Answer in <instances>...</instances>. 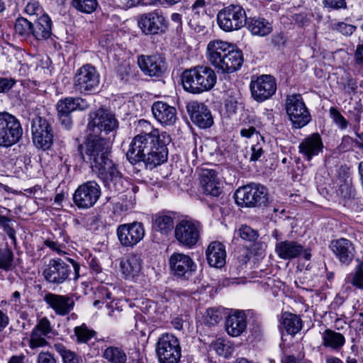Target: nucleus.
<instances>
[{
  "label": "nucleus",
  "mask_w": 363,
  "mask_h": 363,
  "mask_svg": "<svg viewBox=\"0 0 363 363\" xmlns=\"http://www.w3.org/2000/svg\"><path fill=\"white\" fill-rule=\"evenodd\" d=\"M111 142L96 134H89L85 143L84 152H81L84 161L90 164L92 170L102 181L105 187L118 193L125 189V178L117 165L109 158Z\"/></svg>",
  "instance_id": "f257e3e1"
},
{
  "label": "nucleus",
  "mask_w": 363,
  "mask_h": 363,
  "mask_svg": "<svg viewBox=\"0 0 363 363\" xmlns=\"http://www.w3.org/2000/svg\"><path fill=\"white\" fill-rule=\"evenodd\" d=\"M139 123L150 131L141 133L133 138L126 157L131 164L143 162L147 169H152L167 160V145L170 138L165 132L152 128L147 121L141 120Z\"/></svg>",
  "instance_id": "f03ea898"
},
{
  "label": "nucleus",
  "mask_w": 363,
  "mask_h": 363,
  "mask_svg": "<svg viewBox=\"0 0 363 363\" xmlns=\"http://www.w3.org/2000/svg\"><path fill=\"white\" fill-rule=\"evenodd\" d=\"M207 52L209 62L218 72H235L244 62L241 50H234L230 44L222 40L211 41L207 47Z\"/></svg>",
  "instance_id": "7ed1b4c3"
},
{
  "label": "nucleus",
  "mask_w": 363,
  "mask_h": 363,
  "mask_svg": "<svg viewBox=\"0 0 363 363\" xmlns=\"http://www.w3.org/2000/svg\"><path fill=\"white\" fill-rule=\"evenodd\" d=\"M184 89L199 94L211 90L217 82L215 71L207 65H196L184 69L181 74Z\"/></svg>",
  "instance_id": "20e7f679"
},
{
  "label": "nucleus",
  "mask_w": 363,
  "mask_h": 363,
  "mask_svg": "<svg viewBox=\"0 0 363 363\" xmlns=\"http://www.w3.org/2000/svg\"><path fill=\"white\" fill-rule=\"evenodd\" d=\"M72 266L60 258L52 259L44 269L43 275L50 284L60 285L69 280V276L74 270V279L79 277V264L72 259H68Z\"/></svg>",
  "instance_id": "39448f33"
},
{
  "label": "nucleus",
  "mask_w": 363,
  "mask_h": 363,
  "mask_svg": "<svg viewBox=\"0 0 363 363\" xmlns=\"http://www.w3.org/2000/svg\"><path fill=\"white\" fill-rule=\"evenodd\" d=\"M245 9L238 4H230L220 10L217 14L219 28L225 32L238 30L247 23Z\"/></svg>",
  "instance_id": "423d86ee"
},
{
  "label": "nucleus",
  "mask_w": 363,
  "mask_h": 363,
  "mask_svg": "<svg viewBox=\"0 0 363 363\" xmlns=\"http://www.w3.org/2000/svg\"><path fill=\"white\" fill-rule=\"evenodd\" d=\"M99 83L100 74L91 64H86L79 68L73 78L74 90L84 95L95 93Z\"/></svg>",
  "instance_id": "0eeeda50"
},
{
  "label": "nucleus",
  "mask_w": 363,
  "mask_h": 363,
  "mask_svg": "<svg viewBox=\"0 0 363 363\" xmlns=\"http://www.w3.org/2000/svg\"><path fill=\"white\" fill-rule=\"evenodd\" d=\"M236 203L241 207H255L266 205L268 193L266 187L251 184L239 188L234 194Z\"/></svg>",
  "instance_id": "6e6552de"
},
{
  "label": "nucleus",
  "mask_w": 363,
  "mask_h": 363,
  "mask_svg": "<svg viewBox=\"0 0 363 363\" xmlns=\"http://www.w3.org/2000/svg\"><path fill=\"white\" fill-rule=\"evenodd\" d=\"M23 128L18 119L9 113H0V147H10L20 141Z\"/></svg>",
  "instance_id": "1a4fd4ad"
},
{
  "label": "nucleus",
  "mask_w": 363,
  "mask_h": 363,
  "mask_svg": "<svg viewBox=\"0 0 363 363\" xmlns=\"http://www.w3.org/2000/svg\"><path fill=\"white\" fill-rule=\"evenodd\" d=\"M156 354L160 363H178L182 357L179 339L173 334L162 335L156 344Z\"/></svg>",
  "instance_id": "9d476101"
},
{
  "label": "nucleus",
  "mask_w": 363,
  "mask_h": 363,
  "mask_svg": "<svg viewBox=\"0 0 363 363\" xmlns=\"http://www.w3.org/2000/svg\"><path fill=\"white\" fill-rule=\"evenodd\" d=\"M286 111L294 128H301L311 120L310 112L300 94L287 96Z\"/></svg>",
  "instance_id": "9b49d317"
},
{
  "label": "nucleus",
  "mask_w": 363,
  "mask_h": 363,
  "mask_svg": "<svg viewBox=\"0 0 363 363\" xmlns=\"http://www.w3.org/2000/svg\"><path fill=\"white\" fill-rule=\"evenodd\" d=\"M168 20L160 9L140 14L138 17V26L145 35L164 33L168 28Z\"/></svg>",
  "instance_id": "f8f14e48"
},
{
  "label": "nucleus",
  "mask_w": 363,
  "mask_h": 363,
  "mask_svg": "<svg viewBox=\"0 0 363 363\" xmlns=\"http://www.w3.org/2000/svg\"><path fill=\"white\" fill-rule=\"evenodd\" d=\"M101 195V187L96 181H88L79 185L73 194V202L79 209L93 207Z\"/></svg>",
  "instance_id": "ddd939ff"
},
{
  "label": "nucleus",
  "mask_w": 363,
  "mask_h": 363,
  "mask_svg": "<svg viewBox=\"0 0 363 363\" xmlns=\"http://www.w3.org/2000/svg\"><path fill=\"white\" fill-rule=\"evenodd\" d=\"M91 120L88 123V128L95 134L104 132L106 134L116 132L118 128V121L114 114L107 110L99 108L89 114Z\"/></svg>",
  "instance_id": "4468645a"
},
{
  "label": "nucleus",
  "mask_w": 363,
  "mask_h": 363,
  "mask_svg": "<svg viewBox=\"0 0 363 363\" xmlns=\"http://www.w3.org/2000/svg\"><path fill=\"white\" fill-rule=\"evenodd\" d=\"M32 139L38 148L44 150L50 147L53 143V132L51 124L44 118L36 116L31 123Z\"/></svg>",
  "instance_id": "2eb2a0df"
},
{
  "label": "nucleus",
  "mask_w": 363,
  "mask_h": 363,
  "mask_svg": "<svg viewBox=\"0 0 363 363\" xmlns=\"http://www.w3.org/2000/svg\"><path fill=\"white\" fill-rule=\"evenodd\" d=\"M250 88L252 98L257 102H263L276 93V79L270 74H262L251 80Z\"/></svg>",
  "instance_id": "dca6fc26"
},
{
  "label": "nucleus",
  "mask_w": 363,
  "mask_h": 363,
  "mask_svg": "<svg viewBox=\"0 0 363 363\" xmlns=\"http://www.w3.org/2000/svg\"><path fill=\"white\" fill-rule=\"evenodd\" d=\"M200 231L199 223L189 220H182L175 226L174 235L179 244L191 248L197 243Z\"/></svg>",
  "instance_id": "f3484780"
},
{
  "label": "nucleus",
  "mask_w": 363,
  "mask_h": 363,
  "mask_svg": "<svg viewBox=\"0 0 363 363\" xmlns=\"http://www.w3.org/2000/svg\"><path fill=\"white\" fill-rule=\"evenodd\" d=\"M116 234L123 246L133 247L144 238L145 228L140 222L122 224L118 226Z\"/></svg>",
  "instance_id": "a211bd4d"
},
{
  "label": "nucleus",
  "mask_w": 363,
  "mask_h": 363,
  "mask_svg": "<svg viewBox=\"0 0 363 363\" xmlns=\"http://www.w3.org/2000/svg\"><path fill=\"white\" fill-rule=\"evenodd\" d=\"M169 268L172 274L180 278L189 279L196 269V264L187 255L174 252L169 258Z\"/></svg>",
  "instance_id": "6ab92c4d"
},
{
  "label": "nucleus",
  "mask_w": 363,
  "mask_h": 363,
  "mask_svg": "<svg viewBox=\"0 0 363 363\" xmlns=\"http://www.w3.org/2000/svg\"><path fill=\"white\" fill-rule=\"evenodd\" d=\"M186 109L194 124L206 129L213 124V118L208 107L203 103L192 101L187 104Z\"/></svg>",
  "instance_id": "aec40b11"
},
{
  "label": "nucleus",
  "mask_w": 363,
  "mask_h": 363,
  "mask_svg": "<svg viewBox=\"0 0 363 363\" xmlns=\"http://www.w3.org/2000/svg\"><path fill=\"white\" fill-rule=\"evenodd\" d=\"M138 64L143 72L150 77H160L166 70L164 57L160 55H140Z\"/></svg>",
  "instance_id": "412c9836"
},
{
  "label": "nucleus",
  "mask_w": 363,
  "mask_h": 363,
  "mask_svg": "<svg viewBox=\"0 0 363 363\" xmlns=\"http://www.w3.org/2000/svg\"><path fill=\"white\" fill-rule=\"evenodd\" d=\"M43 299L55 314L60 316L68 315L74 309L75 304L73 298L69 295L48 293Z\"/></svg>",
  "instance_id": "4be33fe9"
},
{
  "label": "nucleus",
  "mask_w": 363,
  "mask_h": 363,
  "mask_svg": "<svg viewBox=\"0 0 363 363\" xmlns=\"http://www.w3.org/2000/svg\"><path fill=\"white\" fill-rule=\"evenodd\" d=\"M50 321L45 317L40 319L33 328L29 338V347L35 350L48 345L46 338L52 332Z\"/></svg>",
  "instance_id": "5701e85b"
},
{
  "label": "nucleus",
  "mask_w": 363,
  "mask_h": 363,
  "mask_svg": "<svg viewBox=\"0 0 363 363\" xmlns=\"http://www.w3.org/2000/svg\"><path fill=\"white\" fill-rule=\"evenodd\" d=\"M200 184L203 193L211 196H218L222 192V183L214 169H203L200 174Z\"/></svg>",
  "instance_id": "b1692460"
},
{
  "label": "nucleus",
  "mask_w": 363,
  "mask_h": 363,
  "mask_svg": "<svg viewBox=\"0 0 363 363\" xmlns=\"http://www.w3.org/2000/svg\"><path fill=\"white\" fill-rule=\"evenodd\" d=\"M330 248L342 264L349 265L352 262L355 250L350 240L345 238L332 240Z\"/></svg>",
  "instance_id": "393cba45"
},
{
  "label": "nucleus",
  "mask_w": 363,
  "mask_h": 363,
  "mask_svg": "<svg viewBox=\"0 0 363 363\" xmlns=\"http://www.w3.org/2000/svg\"><path fill=\"white\" fill-rule=\"evenodd\" d=\"M323 143L320 135L318 133H313L305 138L299 144V152L310 161L313 157L323 152Z\"/></svg>",
  "instance_id": "a878e982"
},
{
  "label": "nucleus",
  "mask_w": 363,
  "mask_h": 363,
  "mask_svg": "<svg viewBox=\"0 0 363 363\" xmlns=\"http://www.w3.org/2000/svg\"><path fill=\"white\" fill-rule=\"evenodd\" d=\"M152 112L155 119L162 124L173 125L177 119V109L162 101L155 102L152 106Z\"/></svg>",
  "instance_id": "bb28decb"
},
{
  "label": "nucleus",
  "mask_w": 363,
  "mask_h": 363,
  "mask_svg": "<svg viewBox=\"0 0 363 363\" xmlns=\"http://www.w3.org/2000/svg\"><path fill=\"white\" fill-rule=\"evenodd\" d=\"M120 267L125 279H134L141 272L142 259L140 255L133 253L127 255L121 259Z\"/></svg>",
  "instance_id": "cd10ccee"
},
{
  "label": "nucleus",
  "mask_w": 363,
  "mask_h": 363,
  "mask_svg": "<svg viewBox=\"0 0 363 363\" xmlns=\"http://www.w3.org/2000/svg\"><path fill=\"white\" fill-rule=\"evenodd\" d=\"M57 113L71 114L72 112L84 111L90 107L86 99L80 96H67L60 99L56 105Z\"/></svg>",
  "instance_id": "c85d7f7f"
},
{
  "label": "nucleus",
  "mask_w": 363,
  "mask_h": 363,
  "mask_svg": "<svg viewBox=\"0 0 363 363\" xmlns=\"http://www.w3.org/2000/svg\"><path fill=\"white\" fill-rule=\"evenodd\" d=\"M208 264L221 268L225 264L226 251L224 245L218 241L211 242L206 250Z\"/></svg>",
  "instance_id": "c756f323"
},
{
  "label": "nucleus",
  "mask_w": 363,
  "mask_h": 363,
  "mask_svg": "<svg viewBox=\"0 0 363 363\" xmlns=\"http://www.w3.org/2000/svg\"><path fill=\"white\" fill-rule=\"evenodd\" d=\"M275 251L281 259L291 260L303 252V246L294 240H284L276 244Z\"/></svg>",
  "instance_id": "7c9ffc66"
},
{
  "label": "nucleus",
  "mask_w": 363,
  "mask_h": 363,
  "mask_svg": "<svg viewBox=\"0 0 363 363\" xmlns=\"http://www.w3.org/2000/svg\"><path fill=\"white\" fill-rule=\"evenodd\" d=\"M247 319L243 312L236 311L229 315L225 321V330L232 337L240 335L246 329Z\"/></svg>",
  "instance_id": "2f4dec72"
},
{
  "label": "nucleus",
  "mask_w": 363,
  "mask_h": 363,
  "mask_svg": "<svg viewBox=\"0 0 363 363\" xmlns=\"http://www.w3.org/2000/svg\"><path fill=\"white\" fill-rule=\"evenodd\" d=\"M33 38L37 40L48 39L52 35V20L48 14H42L33 23Z\"/></svg>",
  "instance_id": "473e14b6"
},
{
  "label": "nucleus",
  "mask_w": 363,
  "mask_h": 363,
  "mask_svg": "<svg viewBox=\"0 0 363 363\" xmlns=\"http://www.w3.org/2000/svg\"><path fill=\"white\" fill-rule=\"evenodd\" d=\"M247 29L254 35L266 36L272 33V26L267 19L262 17H250L247 18Z\"/></svg>",
  "instance_id": "72a5a7b5"
},
{
  "label": "nucleus",
  "mask_w": 363,
  "mask_h": 363,
  "mask_svg": "<svg viewBox=\"0 0 363 363\" xmlns=\"http://www.w3.org/2000/svg\"><path fill=\"white\" fill-rule=\"evenodd\" d=\"M322 345L325 347H330L334 350H339L345 343V338L340 333H337L331 329H326L322 333Z\"/></svg>",
  "instance_id": "f704fd0d"
},
{
  "label": "nucleus",
  "mask_w": 363,
  "mask_h": 363,
  "mask_svg": "<svg viewBox=\"0 0 363 363\" xmlns=\"http://www.w3.org/2000/svg\"><path fill=\"white\" fill-rule=\"evenodd\" d=\"M152 228L162 234L167 235L174 228V217L169 214H156L152 220Z\"/></svg>",
  "instance_id": "c9c22d12"
},
{
  "label": "nucleus",
  "mask_w": 363,
  "mask_h": 363,
  "mask_svg": "<svg viewBox=\"0 0 363 363\" xmlns=\"http://www.w3.org/2000/svg\"><path fill=\"white\" fill-rule=\"evenodd\" d=\"M103 358L108 363H127L125 351L121 347L108 346L104 350Z\"/></svg>",
  "instance_id": "e433bc0d"
},
{
  "label": "nucleus",
  "mask_w": 363,
  "mask_h": 363,
  "mask_svg": "<svg viewBox=\"0 0 363 363\" xmlns=\"http://www.w3.org/2000/svg\"><path fill=\"white\" fill-rule=\"evenodd\" d=\"M281 324L290 335L296 334L302 328V320L300 317L290 313H284L282 315Z\"/></svg>",
  "instance_id": "4c0bfd02"
},
{
  "label": "nucleus",
  "mask_w": 363,
  "mask_h": 363,
  "mask_svg": "<svg viewBox=\"0 0 363 363\" xmlns=\"http://www.w3.org/2000/svg\"><path fill=\"white\" fill-rule=\"evenodd\" d=\"M345 283L355 289L363 290V261H358L354 271L346 275Z\"/></svg>",
  "instance_id": "58836bf2"
},
{
  "label": "nucleus",
  "mask_w": 363,
  "mask_h": 363,
  "mask_svg": "<svg viewBox=\"0 0 363 363\" xmlns=\"http://www.w3.org/2000/svg\"><path fill=\"white\" fill-rule=\"evenodd\" d=\"M14 30L22 40H28L33 37V23L25 18H18L14 23Z\"/></svg>",
  "instance_id": "ea45409f"
},
{
  "label": "nucleus",
  "mask_w": 363,
  "mask_h": 363,
  "mask_svg": "<svg viewBox=\"0 0 363 363\" xmlns=\"http://www.w3.org/2000/svg\"><path fill=\"white\" fill-rule=\"evenodd\" d=\"M135 204V198L131 195H123L120 201L114 203L113 211L114 214L122 215L131 211Z\"/></svg>",
  "instance_id": "a19ab883"
},
{
  "label": "nucleus",
  "mask_w": 363,
  "mask_h": 363,
  "mask_svg": "<svg viewBox=\"0 0 363 363\" xmlns=\"http://www.w3.org/2000/svg\"><path fill=\"white\" fill-rule=\"evenodd\" d=\"M74 334L76 337V342L78 344H87L96 334V331L88 328L83 323L74 328Z\"/></svg>",
  "instance_id": "79ce46f5"
},
{
  "label": "nucleus",
  "mask_w": 363,
  "mask_h": 363,
  "mask_svg": "<svg viewBox=\"0 0 363 363\" xmlns=\"http://www.w3.org/2000/svg\"><path fill=\"white\" fill-rule=\"evenodd\" d=\"M55 351L60 355L63 363H79L81 357L61 343L54 345Z\"/></svg>",
  "instance_id": "37998d69"
},
{
  "label": "nucleus",
  "mask_w": 363,
  "mask_h": 363,
  "mask_svg": "<svg viewBox=\"0 0 363 363\" xmlns=\"http://www.w3.org/2000/svg\"><path fill=\"white\" fill-rule=\"evenodd\" d=\"M13 259L14 255L10 248L0 249V269L12 270L15 267Z\"/></svg>",
  "instance_id": "c03bdc74"
},
{
  "label": "nucleus",
  "mask_w": 363,
  "mask_h": 363,
  "mask_svg": "<svg viewBox=\"0 0 363 363\" xmlns=\"http://www.w3.org/2000/svg\"><path fill=\"white\" fill-rule=\"evenodd\" d=\"M235 238H240L242 240L249 242H253L258 238V233L256 230L247 225H242L240 228L235 231Z\"/></svg>",
  "instance_id": "a18cd8bd"
},
{
  "label": "nucleus",
  "mask_w": 363,
  "mask_h": 363,
  "mask_svg": "<svg viewBox=\"0 0 363 363\" xmlns=\"http://www.w3.org/2000/svg\"><path fill=\"white\" fill-rule=\"evenodd\" d=\"M72 6L78 11L91 13L94 11L97 6V0H72Z\"/></svg>",
  "instance_id": "49530a36"
},
{
  "label": "nucleus",
  "mask_w": 363,
  "mask_h": 363,
  "mask_svg": "<svg viewBox=\"0 0 363 363\" xmlns=\"http://www.w3.org/2000/svg\"><path fill=\"white\" fill-rule=\"evenodd\" d=\"M0 228L8 235L12 243L16 245V230L13 227L12 220L0 214Z\"/></svg>",
  "instance_id": "de8ad7c7"
},
{
  "label": "nucleus",
  "mask_w": 363,
  "mask_h": 363,
  "mask_svg": "<svg viewBox=\"0 0 363 363\" xmlns=\"http://www.w3.org/2000/svg\"><path fill=\"white\" fill-rule=\"evenodd\" d=\"M330 29L344 35H350L355 31L356 27L344 22H333L330 24Z\"/></svg>",
  "instance_id": "09e8293b"
},
{
  "label": "nucleus",
  "mask_w": 363,
  "mask_h": 363,
  "mask_svg": "<svg viewBox=\"0 0 363 363\" xmlns=\"http://www.w3.org/2000/svg\"><path fill=\"white\" fill-rule=\"evenodd\" d=\"M330 116L333 122L340 128L345 129L347 127L348 122L335 107H331L329 110Z\"/></svg>",
  "instance_id": "8fccbe9b"
},
{
  "label": "nucleus",
  "mask_w": 363,
  "mask_h": 363,
  "mask_svg": "<svg viewBox=\"0 0 363 363\" xmlns=\"http://www.w3.org/2000/svg\"><path fill=\"white\" fill-rule=\"evenodd\" d=\"M222 320V315L218 311L211 308L206 312V320L209 325H216Z\"/></svg>",
  "instance_id": "3c124183"
},
{
  "label": "nucleus",
  "mask_w": 363,
  "mask_h": 363,
  "mask_svg": "<svg viewBox=\"0 0 363 363\" xmlns=\"http://www.w3.org/2000/svg\"><path fill=\"white\" fill-rule=\"evenodd\" d=\"M25 11L30 16H38L41 14L43 9L38 1L31 0L28 2L25 8Z\"/></svg>",
  "instance_id": "603ef678"
},
{
  "label": "nucleus",
  "mask_w": 363,
  "mask_h": 363,
  "mask_svg": "<svg viewBox=\"0 0 363 363\" xmlns=\"http://www.w3.org/2000/svg\"><path fill=\"white\" fill-rule=\"evenodd\" d=\"M36 363H57V361L51 352H40L37 355Z\"/></svg>",
  "instance_id": "864d4df0"
},
{
  "label": "nucleus",
  "mask_w": 363,
  "mask_h": 363,
  "mask_svg": "<svg viewBox=\"0 0 363 363\" xmlns=\"http://www.w3.org/2000/svg\"><path fill=\"white\" fill-rule=\"evenodd\" d=\"M16 79L13 78L0 77V94L6 93L16 84Z\"/></svg>",
  "instance_id": "5fc2aeb1"
},
{
  "label": "nucleus",
  "mask_w": 363,
  "mask_h": 363,
  "mask_svg": "<svg viewBox=\"0 0 363 363\" xmlns=\"http://www.w3.org/2000/svg\"><path fill=\"white\" fill-rule=\"evenodd\" d=\"M251 151L250 161L259 160L264 154L262 146L259 143L252 146Z\"/></svg>",
  "instance_id": "6e6d98bb"
},
{
  "label": "nucleus",
  "mask_w": 363,
  "mask_h": 363,
  "mask_svg": "<svg viewBox=\"0 0 363 363\" xmlns=\"http://www.w3.org/2000/svg\"><path fill=\"white\" fill-rule=\"evenodd\" d=\"M57 114L61 125L67 130L70 129L73 125V121L70 114H65L62 113H57Z\"/></svg>",
  "instance_id": "4d7b16f0"
},
{
  "label": "nucleus",
  "mask_w": 363,
  "mask_h": 363,
  "mask_svg": "<svg viewBox=\"0 0 363 363\" xmlns=\"http://www.w3.org/2000/svg\"><path fill=\"white\" fill-rule=\"evenodd\" d=\"M323 3L325 7L335 9L343 8L346 5L345 0H324Z\"/></svg>",
  "instance_id": "13d9d810"
},
{
  "label": "nucleus",
  "mask_w": 363,
  "mask_h": 363,
  "mask_svg": "<svg viewBox=\"0 0 363 363\" xmlns=\"http://www.w3.org/2000/svg\"><path fill=\"white\" fill-rule=\"evenodd\" d=\"M259 132L256 130L254 126L247 125L243 127L240 130V135L242 137L250 138L252 137L254 135H258Z\"/></svg>",
  "instance_id": "bf43d9fd"
},
{
  "label": "nucleus",
  "mask_w": 363,
  "mask_h": 363,
  "mask_svg": "<svg viewBox=\"0 0 363 363\" xmlns=\"http://www.w3.org/2000/svg\"><path fill=\"white\" fill-rule=\"evenodd\" d=\"M197 18H194L192 19H190L189 22V26L194 30L196 33H201L203 32L206 27L204 25L200 23V22L198 21Z\"/></svg>",
  "instance_id": "052dcab7"
},
{
  "label": "nucleus",
  "mask_w": 363,
  "mask_h": 363,
  "mask_svg": "<svg viewBox=\"0 0 363 363\" xmlns=\"http://www.w3.org/2000/svg\"><path fill=\"white\" fill-rule=\"evenodd\" d=\"M206 6V0H196L191 6V9L195 14L199 15L201 12H204Z\"/></svg>",
  "instance_id": "680f3d73"
},
{
  "label": "nucleus",
  "mask_w": 363,
  "mask_h": 363,
  "mask_svg": "<svg viewBox=\"0 0 363 363\" xmlns=\"http://www.w3.org/2000/svg\"><path fill=\"white\" fill-rule=\"evenodd\" d=\"M226 111L231 113H235L238 108V101L233 99H227L225 102Z\"/></svg>",
  "instance_id": "e2e57ef3"
},
{
  "label": "nucleus",
  "mask_w": 363,
  "mask_h": 363,
  "mask_svg": "<svg viewBox=\"0 0 363 363\" xmlns=\"http://www.w3.org/2000/svg\"><path fill=\"white\" fill-rule=\"evenodd\" d=\"M282 363H311L309 361L301 360L294 355H286L281 359Z\"/></svg>",
  "instance_id": "0e129e2a"
},
{
  "label": "nucleus",
  "mask_w": 363,
  "mask_h": 363,
  "mask_svg": "<svg viewBox=\"0 0 363 363\" xmlns=\"http://www.w3.org/2000/svg\"><path fill=\"white\" fill-rule=\"evenodd\" d=\"M9 323V316L0 309V332L7 327Z\"/></svg>",
  "instance_id": "69168bd1"
},
{
  "label": "nucleus",
  "mask_w": 363,
  "mask_h": 363,
  "mask_svg": "<svg viewBox=\"0 0 363 363\" xmlns=\"http://www.w3.org/2000/svg\"><path fill=\"white\" fill-rule=\"evenodd\" d=\"M123 9H129L139 5L143 0H120Z\"/></svg>",
  "instance_id": "338daca9"
},
{
  "label": "nucleus",
  "mask_w": 363,
  "mask_h": 363,
  "mask_svg": "<svg viewBox=\"0 0 363 363\" xmlns=\"http://www.w3.org/2000/svg\"><path fill=\"white\" fill-rule=\"evenodd\" d=\"M355 58L358 64L363 65V43L357 46L355 52Z\"/></svg>",
  "instance_id": "774afa93"
}]
</instances>
